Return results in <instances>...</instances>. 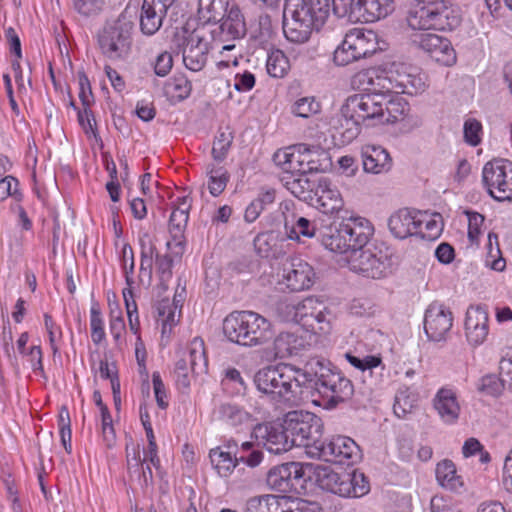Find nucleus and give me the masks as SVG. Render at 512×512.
I'll return each instance as SVG.
<instances>
[{
  "label": "nucleus",
  "instance_id": "obj_1",
  "mask_svg": "<svg viewBox=\"0 0 512 512\" xmlns=\"http://www.w3.org/2000/svg\"><path fill=\"white\" fill-rule=\"evenodd\" d=\"M253 382L257 390L272 401L290 406L302 400L303 388H314L325 399V408L333 409L351 398L352 382L321 359H310L303 368L290 364L270 365L258 370Z\"/></svg>",
  "mask_w": 512,
  "mask_h": 512
},
{
  "label": "nucleus",
  "instance_id": "obj_2",
  "mask_svg": "<svg viewBox=\"0 0 512 512\" xmlns=\"http://www.w3.org/2000/svg\"><path fill=\"white\" fill-rule=\"evenodd\" d=\"M329 9L330 0H285L283 32L286 39L298 44L307 42L313 30L323 26Z\"/></svg>",
  "mask_w": 512,
  "mask_h": 512
},
{
  "label": "nucleus",
  "instance_id": "obj_3",
  "mask_svg": "<svg viewBox=\"0 0 512 512\" xmlns=\"http://www.w3.org/2000/svg\"><path fill=\"white\" fill-rule=\"evenodd\" d=\"M390 92H374L349 96L342 105L340 114L334 124L335 128H344L349 138L359 133L361 123L370 125V121L383 123L386 94Z\"/></svg>",
  "mask_w": 512,
  "mask_h": 512
},
{
  "label": "nucleus",
  "instance_id": "obj_4",
  "mask_svg": "<svg viewBox=\"0 0 512 512\" xmlns=\"http://www.w3.org/2000/svg\"><path fill=\"white\" fill-rule=\"evenodd\" d=\"M413 30L452 31L462 21L460 10L446 0H428L412 7L406 17Z\"/></svg>",
  "mask_w": 512,
  "mask_h": 512
},
{
  "label": "nucleus",
  "instance_id": "obj_5",
  "mask_svg": "<svg viewBox=\"0 0 512 512\" xmlns=\"http://www.w3.org/2000/svg\"><path fill=\"white\" fill-rule=\"evenodd\" d=\"M223 332L229 341L248 347L261 345L273 335L270 321L253 311L228 315L223 322Z\"/></svg>",
  "mask_w": 512,
  "mask_h": 512
},
{
  "label": "nucleus",
  "instance_id": "obj_6",
  "mask_svg": "<svg viewBox=\"0 0 512 512\" xmlns=\"http://www.w3.org/2000/svg\"><path fill=\"white\" fill-rule=\"evenodd\" d=\"M134 14L125 9L116 19L108 21L98 33L101 52L111 60L125 59L131 50Z\"/></svg>",
  "mask_w": 512,
  "mask_h": 512
},
{
  "label": "nucleus",
  "instance_id": "obj_7",
  "mask_svg": "<svg viewBox=\"0 0 512 512\" xmlns=\"http://www.w3.org/2000/svg\"><path fill=\"white\" fill-rule=\"evenodd\" d=\"M173 43L182 52L186 68L193 72L201 71L207 62L209 51L218 48L209 37L208 27L205 26H198L192 31L187 28L178 30Z\"/></svg>",
  "mask_w": 512,
  "mask_h": 512
},
{
  "label": "nucleus",
  "instance_id": "obj_8",
  "mask_svg": "<svg viewBox=\"0 0 512 512\" xmlns=\"http://www.w3.org/2000/svg\"><path fill=\"white\" fill-rule=\"evenodd\" d=\"M283 422L292 447L319 446L323 425L321 419L314 413L303 410L290 411L285 415Z\"/></svg>",
  "mask_w": 512,
  "mask_h": 512
},
{
  "label": "nucleus",
  "instance_id": "obj_9",
  "mask_svg": "<svg viewBox=\"0 0 512 512\" xmlns=\"http://www.w3.org/2000/svg\"><path fill=\"white\" fill-rule=\"evenodd\" d=\"M377 50V34L374 31L354 28L346 33L335 49L333 60L337 66H346L371 56Z\"/></svg>",
  "mask_w": 512,
  "mask_h": 512
},
{
  "label": "nucleus",
  "instance_id": "obj_10",
  "mask_svg": "<svg viewBox=\"0 0 512 512\" xmlns=\"http://www.w3.org/2000/svg\"><path fill=\"white\" fill-rule=\"evenodd\" d=\"M209 37L217 47L221 46V53L235 49V44L230 43L243 38L246 34L244 17L236 5H231L220 16L218 22L208 25Z\"/></svg>",
  "mask_w": 512,
  "mask_h": 512
},
{
  "label": "nucleus",
  "instance_id": "obj_11",
  "mask_svg": "<svg viewBox=\"0 0 512 512\" xmlns=\"http://www.w3.org/2000/svg\"><path fill=\"white\" fill-rule=\"evenodd\" d=\"M350 269L364 277L381 279L391 273L392 259L387 250L375 245L356 250L348 257Z\"/></svg>",
  "mask_w": 512,
  "mask_h": 512
},
{
  "label": "nucleus",
  "instance_id": "obj_12",
  "mask_svg": "<svg viewBox=\"0 0 512 512\" xmlns=\"http://www.w3.org/2000/svg\"><path fill=\"white\" fill-rule=\"evenodd\" d=\"M482 183L496 201L512 202V162L502 158L487 162L482 169Z\"/></svg>",
  "mask_w": 512,
  "mask_h": 512
},
{
  "label": "nucleus",
  "instance_id": "obj_13",
  "mask_svg": "<svg viewBox=\"0 0 512 512\" xmlns=\"http://www.w3.org/2000/svg\"><path fill=\"white\" fill-rule=\"evenodd\" d=\"M317 502L286 496L261 495L247 500L244 512H320Z\"/></svg>",
  "mask_w": 512,
  "mask_h": 512
},
{
  "label": "nucleus",
  "instance_id": "obj_14",
  "mask_svg": "<svg viewBox=\"0 0 512 512\" xmlns=\"http://www.w3.org/2000/svg\"><path fill=\"white\" fill-rule=\"evenodd\" d=\"M206 367L207 359L204 342L196 337L191 341L187 349L182 352L181 357L175 364L174 373L178 388L188 390L192 376L204 372Z\"/></svg>",
  "mask_w": 512,
  "mask_h": 512
},
{
  "label": "nucleus",
  "instance_id": "obj_15",
  "mask_svg": "<svg viewBox=\"0 0 512 512\" xmlns=\"http://www.w3.org/2000/svg\"><path fill=\"white\" fill-rule=\"evenodd\" d=\"M318 456L326 462L352 465L362 458L358 444L350 437L335 436L328 441L320 442L316 446Z\"/></svg>",
  "mask_w": 512,
  "mask_h": 512
},
{
  "label": "nucleus",
  "instance_id": "obj_16",
  "mask_svg": "<svg viewBox=\"0 0 512 512\" xmlns=\"http://www.w3.org/2000/svg\"><path fill=\"white\" fill-rule=\"evenodd\" d=\"M387 79L391 82V93L416 95L427 88L425 74L404 64L393 65V69L387 71Z\"/></svg>",
  "mask_w": 512,
  "mask_h": 512
},
{
  "label": "nucleus",
  "instance_id": "obj_17",
  "mask_svg": "<svg viewBox=\"0 0 512 512\" xmlns=\"http://www.w3.org/2000/svg\"><path fill=\"white\" fill-rule=\"evenodd\" d=\"M452 324V312L445 305L433 302L428 306L424 317V331L428 339L435 342L446 340Z\"/></svg>",
  "mask_w": 512,
  "mask_h": 512
},
{
  "label": "nucleus",
  "instance_id": "obj_18",
  "mask_svg": "<svg viewBox=\"0 0 512 512\" xmlns=\"http://www.w3.org/2000/svg\"><path fill=\"white\" fill-rule=\"evenodd\" d=\"M414 42L435 62L444 66H452L456 63V52L449 39L436 34L426 33L419 35Z\"/></svg>",
  "mask_w": 512,
  "mask_h": 512
},
{
  "label": "nucleus",
  "instance_id": "obj_19",
  "mask_svg": "<svg viewBox=\"0 0 512 512\" xmlns=\"http://www.w3.org/2000/svg\"><path fill=\"white\" fill-rule=\"evenodd\" d=\"M309 203L323 214L339 213L344 205L339 190L326 177L317 180V185Z\"/></svg>",
  "mask_w": 512,
  "mask_h": 512
},
{
  "label": "nucleus",
  "instance_id": "obj_20",
  "mask_svg": "<svg viewBox=\"0 0 512 512\" xmlns=\"http://www.w3.org/2000/svg\"><path fill=\"white\" fill-rule=\"evenodd\" d=\"M191 202L187 196L179 199L178 205L173 209L169 218V232L172 241L167 242V247L175 257L180 258L184 252V243L181 240L189 219Z\"/></svg>",
  "mask_w": 512,
  "mask_h": 512
},
{
  "label": "nucleus",
  "instance_id": "obj_21",
  "mask_svg": "<svg viewBox=\"0 0 512 512\" xmlns=\"http://www.w3.org/2000/svg\"><path fill=\"white\" fill-rule=\"evenodd\" d=\"M342 231L350 244V254L356 250L365 249L374 233V228L369 220L364 217L351 215L342 216Z\"/></svg>",
  "mask_w": 512,
  "mask_h": 512
},
{
  "label": "nucleus",
  "instance_id": "obj_22",
  "mask_svg": "<svg viewBox=\"0 0 512 512\" xmlns=\"http://www.w3.org/2000/svg\"><path fill=\"white\" fill-rule=\"evenodd\" d=\"M303 477L300 463L289 462L271 468L267 474V485L275 491L288 493L296 490L299 480Z\"/></svg>",
  "mask_w": 512,
  "mask_h": 512
},
{
  "label": "nucleus",
  "instance_id": "obj_23",
  "mask_svg": "<svg viewBox=\"0 0 512 512\" xmlns=\"http://www.w3.org/2000/svg\"><path fill=\"white\" fill-rule=\"evenodd\" d=\"M254 434L270 453L281 454L292 448L286 429H284V422L259 424L255 427Z\"/></svg>",
  "mask_w": 512,
  "mask_h": 512
},
{
  "label": "nucleus",
  "instance_id": "obj_24",
  "mask_svg": "<svg viewBox=\"0 0 512 512\" xmlns=\"http://www.w3.org/2000/svg\"><path fill=\"white\" fill-rule=\"evenodd\" d=\"M388 226L391 233L399 239H405L421 231V212L407 208L394 212Z\"/></svg>",
  "mask_w": 512,
  "mask_h": 512
},
{
  "label": "nucleus",
  "instance_id": "obj_25",
  "mask_svg": "<svg viewBox=\"0 0 512 512\" xmlns=\"http://www.w3.org/2000/svg\"><path fill=\"white\" fill-rule=\"evenodd\" d=\"M488 313L482 306H471L466 312L465 333L473 346L481 345L488 336Z\"/></svg>",
  "mask_w": 512,
  "mask_h": 512
},
{
  "label": "nucleus",
  "instance_id": "obj_26",
  "mask_svg": "<svg viewBox=\"0 0 512 512\" xmlns=\"http://www.w3.org/2000/svg\"><path fill=\"white\" fill-rule=\"evenodd\" d=\"M351 86L356 90L374 92H391V82L387 79V71L375 68L361 70L351 78Z\"/></svg>",
  "mask_w": 512,
  "mask_h": 512
},
{
  "label": "nucleus",
  "instance_id": "obj_27",
  "mask_svg": "<svg viewBox=\"0 0 512 512\" xmlns=\"http://www.w3.org/2000/svg\"><path fill=\"white\" fill-rule=\"evenodd\" d=\"M363 170L370 174L387 173L393 166L389 152L382 146L367 144L361 149Z\"/></svg>",
  "mask_w": 512,
  "mask_h": 512
},
{
  "label": "nucleus",
  "instance_id": "obj_28",
  "mask_svg": "<svg viewBox=\"0 0 512 512\" xmlns=\"http://www.w3.org/2000/svg\"><path fill=\"white\" fill-rule=\"evenodd\" d=\"M309 345L310 342L302 329H297L294 332L280 333L274 340L273 349L277 358L285 359L297 355Z\"/></svg>",
  "mask_w": 512,
  "mask_h": 512
},
{
  "label": "nucleus",
  "instance_id": "obj_29",
  "mask_svg": "<svg viewBox=\"0 0 512 512\" xmlns=\"http://www.w3.org/2000/svg\"><path fill=\"white\" fill-rule=\"evenodd\" d=\"M433 407L444 423L451 425L457 422L461 408L454 390L439 389L433 398Z\"/></svg>",
  "mask_w": 512,
  "mask_h": 512
},
{
  "label": "nucleus",
  "instance_id": "obj_30",
  "mask_svg": "<svg viewBox=\"0 0 512 512\" xmlns=\"http://www.w3.org/2000/svg\"><path fill=\"white\" fill-rule=\"evenodd\" d=\"M314 270L311 265L301 259H294L290 267L285 269L284 279L292 291L308 289L313 284Z\"/></svg>",
  "mask_w": 512,
  "mask_h": 512
},
{
  "label": "nucleus",
  "instance_id": "obj_31",
  "mask_svg": "<svg viewBox=\"0 0 512 512\" xmlns=\"http://www.w3.org/2000/svg\"><path fill=\"white\" fill-rule=\"evenodd\" d=\"M386 108H384V122L395 123L405 122L407 130L419 127L421 120L417 116L409 115V104L402 98L388 99L386 94Z\"/></svg>",
  "mask_w": 512,
  "mask_h": 512
},
{
  "label": "nucleus",
  "instance_id": "obj_32",
  "mask_svg": "<svg viewBox=\"0 0 512 512\" xmlns=\"http://www.w3.org/2000/svg\"><path fill=\"white\" fill-rule=\"evenodd\" d=\"M280 181L283 186L298 199L309 202L317 185L301 172L282 173Z\"/></svg>",
  "mask_w": 512,
  "mask_h": 512
},
{
  "label": "nucleus",
  "instance_id": "obj_33",
  "mask_svg": "<svg viewBox=\"0 0 512 512\" xmlns=\"http://www.w3.org/2000/svg\"><path fill=\"white\" fill-rule=\"evenodd\" d=\"M345 357L353 367L362 371L364 374V381L369 377V384L371 386L377 387L381 384L380 378H374V374L382 376L383 371L385 370V367L382 364V359L379 356L367 355L360 358L352 355L351 353H346Z\"/></svg>",
  "mask_w": 512,
  "mask_h": 512
},
{
  "label": "nucleus",
  "instance_id": "obj_34",
  "mask_svg": "<svg viewBox=\"0 0 512 512\" xmlns=\"http://www.w3.org/2000/svg\"><path fill=\"white\" fill-rule=\"evenodd\" d=\"M167 12V10H163L161 6L150 2V0H144L140 14L142 33L148 36L154 35L161 28Z\"/></svg>",
  "mask_w": 512,
  "mask_h": 512
},
{
  "label": "nucleus",
  "instance_id": "obj_35",
  "mask_svg": "<svg viewBox=\"0 0 512 512\" xmlns=\"http://www.w3.org/2000/svg\"><path fill=\"white\" fill-rule=\"evenodd\" d=\"M395 0H358L361 22L371 23L387 17L394 11Z\"/></svg>",
  "mask_w": 512,
  "mask_h": 512
},
{
  "label": "nucleus",
  "instance_id": "obj_36",
  "mask_svg": "<svg viewBox=\"0 0 512 512\" xmlns=\"http://www.w3.org/2000/svg\"><path fill=\"white\" fill-rule=\"evenodd\" d=\"M321 244L328 250L336 253L350 252L349 243L343 235L342 222L338 226H326L319 230Z\"/></svg>",
  "mask_w": 512,
  "mask_h": 512
},
{
  "label": "nucleus",
  "instance_id": "obj_37",
  "mask_svg": "<svg viewBox=\"0 0 512 512\" xmlns=\"http://www.w3.org/2000/svg\"><path fill=\"white\" fill-rule=\"evenodd\" d=\"M284 230L287 237L294 241H300L301 237L313 238L317 233L316 226L312 221L296 215H293L291 221L285 218Z\"/></svg>",
  "mask_w": 512,
  "mask_h": 512
},
{
  "label": "nucleus",
  "instance_id": "obj_38",
  "mask_svg": "<svg viewBox=\"0 0 512 512\" xmlns=\"http://www.w3.org/2000/svg\"><path fill=\"white\" fill-rule=\"evenodd\" d=\"M139 244L141 248L140 277L142 278L146 276L148 284H150L153 274V263L154 255L156 254V247L148 233H143L139 237Z\"/></svg>",
  "mask_w": 512,
  "mask_h": 512
},
{
  "label": "nucleus",
  "instance_id": "obj_39",
  "mask_svg": "<svg viewBox=\"0 0 512 512\" xmlns=\"http://www.w3.org/2000/svg\"><path fill=\"white\" fill-rule=\"evenodd\" d=\"M228 7V0H198V18L204 22L203 25L218 22Z\"/></svg>",
  "mask_w": 512,
  "mask_h": 512
},
{
  "label": "nucleus",
  "instance_id": "obj_40",
  "mask_svg": "<svg viewBox=\"0 0 512 512\" xmlns=\"http://www.w3.org/2000/svg\"><path fill=\"white\" fill-rule=\"evenodd\" d=\"M436 479L440 486L448 490H456L462 486L455 465L450 460H443L436 466Z\"/></svg>",
  "mask_w": 512,
  "mask_h": 512
},
{
  "label": "nucleus",
  "instance_id": "obj_41",
  "mask_svg": "<svg viewBox=\"0 0 512 512\" xmlns=\"http://www.w3.org/2000/svg\"><path fill=\"white\" fill-rule=\"evenodd\" d=\"M209 457L213 467L221 477H228L239 461V458H233L230 452H225L220 448L212 449Z\"/></svg>",
  "mask_w": 512,
  "mask_h": 512
},
{
  "label": "nucleus",
  "instance_id": "obj_42",
  "mask_svg": "<svg viewBox=\"0 0 512 512\" xmlns=\"http://www.w3.org/2000/svg\"><path fill=\"white\" fill-rule=\"evenodd\" d=\"M299 158V145L295 147H288L283 150H278L273 160L277 166L282 169V173L297 172L301 161Z\"/></svg>",
  "mask_w": 512,
  "mask_h": 512
},
{
  "label": "nucleus",
  "instance_id": "obj_43",
  "mask_svg": "<svg viewBox=\"0 0 512 512\" xmlns=\"http://www.w3.org/2000/svg\"><path fill=\"white\" fill-rule=\"evenodd\" d=\"M215 413L218 418L231 426H238L248 420L249 414L241 407L232 403H222Z\"/></svg>",
  "mask_w": 512,
  "mask_h": 512
},
{
  "label": "nucleus",
  "instance_id": "obj_44",
  "mask_svg": "<svg viewBox=\"0 0 512 512\" xmlns=\"http://www.w3.org/2000/svg\"><path fill=\"white\" fill-rule=\"evenodd\" d=\"M206 175L208 176L210 194L213 196L220 195L229 181L227 170L222 166L216 167L213 164H209L206 168Z\"/></svg>",
  "mask_w": 512,
  "mask_h": 512
},
{
  "label": "nucleus",
  "instance_id": "obj_45",
  "mask_svg": "<svg viewBox=\"0 0 512 512\" xmlns=\"http://www.w3.org/2000/svg\"><path fill=\"white\" fill-rule=\"evenodd\" d=\"M319 155L320 153L318 150L312 151L307 145L300 144L298 160L301 161V166H299L297 172L307 175L308 173L323 171L324 168L322 167V164L319 162V159H316V156ZM321 155L326 156L323 152H321Z\"/></svg>",
  "mask_w": 512,
  "mask_h": 512
},
{
  "label": "nucleus",
  "instance_id": "obj_46",
  "mask_svg": "<svg viewBox=\"0 0 512 512\" xmlns=\"http://www.w3.org/2000/svg\"><path fill=\"white\" fill-rule=\"evenodd\" d=\"M333 11L340 18L361 22V7L358 0H332Z\"/></svg>",
  "mask_w": 512,
  "mask_h": 512
},
{
  "label": "nucleus",
  "instance_id": "obj_47",
  "mask_svg": "<svg viewBox=\"0 0 512 512\" xmlns=\"http://www.w3.org/2000/svg\"><path fill=\"white\" fill-rule=\"evenodd\" d=\"M266 68L270 76L281 78L289 69V61L282 51L274 50L268 54Z\"/></svg>",
  "mask_w": 512,
  "mask_h": 512
},
{
  "label": "nucleus",
  "instance_id": "obj_48",
  "mask_svg": "<svg viewBox=\"0 0 512 512\" xmlns=\"http://www.w3.org/2000/svg\"><path fill=\"white\" fill-rule=\"evenodd\" d=\"M316 482L323 490L335 493L338 483L341 480L342 473H336L331 468L318 466L315 469Z\"/></svg>",
  "mask_w": 512,
  "mask_h": 512
},
{
  "label": "nucleus",
  "instance_id": "obj_49",
  "mask_svg": "<svg viewBox=\"0 0 512 512\" xmlns=\"http://www.w3.org/2000/svg\"><path fill=\"white\" fill-rule=\"evenodd\" d=\"M504 388L505 385L502 378H499L495 374H488L481 377L477 384V389L480 393L491 397L500 396Z\"/></svg>",
  "mask_w": 512,
  "mask_h": 512
},
{
  "label": "nucleus",
  "instance_id": "obj_50",
  "mask_svg": "<svg viewBox=\"0 0 512 512\" xmlns=\"http://www.w3.org/2000/svg\"><path fill=\"white\" fill-rule=\"evenodd\" d=\"M154 256L156 274L159 278L160 284L163 287H166L173 275L172 267L174 258L170 254L159 255L156 253Z\"/></svg>",
  "mask_w": 512,
  "mask_h": 512
},
{
  "label": "nucleus",
  "instance_id": "obj_51",
  "mask_svg": "<svg viewBox=\"0 0 512 512\" xmlns=\"http://www.w3.org/2000/svg\"><path fill=\"white\" fill-rule=\"evenodd\" d=\"M122 294L124 298L130 330L134 334H138L140 328V321L138 317L137 304L134 300L133 291L130 288H124Z\"/></svg>",
  "mask_w": 512,
  "mask_h": 512
},
{
  "label": "nucleus",
  "instance_id": "obj_52",
  "mask_svg": "<svg viewBox=\"0 0 512 512\" xmlns=\"http://www.w3.org/2000/svg\"><path fill=\"white\" fill-rule=\"evenodd\" d=\"M320 111V104L314 97H302L297 99L292 107L291 112L298 117L309 118Z\"/></svg>",
  "mask_w": 512,
  "mask_h": 512
},
{
  "label": "nucleus",
  "instance_id": "obj_53",
  "mask_svg": "<svg viewBox=\"0 0 512 512\" xmlns=\"http://www.w3.org/2000/svg\"><path fill=\"white\" fill-rule=\"evenodd\" d=\"M328 311L324 303L321 301L316 309L313 317L307 319V327L311 328L314 333H328L330 331V321L327 318Z\"/></svg>",
  "mask_w": 512,
  "mask_h": 512
},
{
  "label": "nucleus",
  "instance_id": "obj_54",
  "mask_svg": "<svg viewBox=\"0 0 512 512\" xmlns=\"http://www.w3.org/2000/svg\"><path fill=\"white\" fill-rule=\"evenodd\" d=\"M91 338L94 344L98 345L105 339L104 321L97 304L90 309Z\"/></svg>",
  "mask_w": 512,
  "mask_h": 512
},
{
  "label": "nucleus",
  "instance_id": "obj_55",
  "mask_svg": "<svg viewBox=\"0 0 512 512\" xmlns=\"http://www.w3.org/2000/svg\"><path fill=\"white\" fill-rule=\"evenodd\" d=\"M222 384L225 388H232L236 394H244L247 390V384L236 368H228L225 371Z\"/></svg>",
  "mask_w": 512,
  "mask_h": 512
},
{
  "label": "nucleus",
  "instance_id": "obj_56",
  "mask_svg": "<svg viewBox=\"0 0 512 512\" xmlns=\"http://www.w3.org/2000/svg\"><path fill=\"white\" fill-rule=\"evenodd\" d=\"M165 89L168 95L183 100L190 95L191 84L184 77H175L166 84Z\"/></svg>",
  "mask_w": 512,
  "mask_h": 512
},
{
  "label": "nucleus",
  "instance_id": "obj_57",
  "mask_svg": "<svg viewBox=\"0 0 512 512\" xmlns=\"http://www.w3.org/2000/svg\"><path fill=\"white\" fill-rule=\"evenodd\" d=\"M233 137L229 132H221L216 137L212 147V156L215 161L222 162L231 147Z\"/></svg>",
  "mask_w": 512,
  "mask_h": 512
},
{
  "label": "nucleus",
  "instance_id": "obj_58",
  "mask_svg": "<svg viewBox=\"0 0 512 512\" xmlns=\"http://www.w3.org/2000/svg\"><path fill=\"white\" fill-rule=\"evenodd\" d=\"M464 140L471 146L481 143L482 124L475 118H468L463 126Z\"/></svg>",
  "mask_w": 512,
  "mask_h": 512
},
{
  "label": "nucleus",
  "instance_id": "obj_59",
  "mask_svg": "<svg viewBox=\"0 0 512 512\" xmlns=\"http://www.w3.org/2000/svg\"><path fill=\"white\" fill-rule=\"evenodd\" d=\"M321 301L315 297H307L302 301H297L298 323L307 325V319H311Z\"/></svg>",
  "mask_w": 512,
  "mask_h": 512
},
{
  "label": "nucleus",
  "instance_id": "obj_60",
  "mask_svg": "<svg viewBox=\"0 0 512 512\" xmlns=\"http://www.w3.org/2000/svg\"><path fill=\"white\" fill-rule=\"evenodd\" d=\"M493 239L497 243V235L489 233L488 235V254L486 258V265L490 266L495 271H503L505 268V260L500 257V249L498 246L493 247Z\"/></svg>",
  "mask_w": 512,
  "mask_h": 512
},
{
  "label": "nucleus",
  "instance_id": "obj_61",
  "mask_svg": "<svg viewBox=\"0 0 512 512\" xmlns=\"http://www.w3.org/2000/svg\"><path fill=\"white\" fill-rule=\"evenodd\" d=\"M442 231V224L437 219H432L426 213L421 212V234L423 238L435 239Z\"/></svg>",
  "mask_w": 512,
  "mask_h": 512
},
{
  "label": "nucleus",
  "instance_id": "obj_62",
  "mask_svg": "<svg viewBox=\"0 0 512 512\" xmlns=\"http://www.w3.org/2000/svg\"><path fill=\"white\" fill-rule=\"evenodd\" d=\"M276 314L284 322L298 323L297 301H280L276 306Z\"/></svg>",
  "mask_w": 512,
  "mask_h": 512
},
{
  "label": "nucleus",
  "instance_id": "obj_63",
  "mask_svg": "<svg viewBox=\"0 0 512 512\" xmlns=\"http://www.w3.org/2000/svg\"><path fill=\"white\" fill-rule=\"evenodd\" d=\"M468 217V239L471 245L478 244L484 217L477 212H466Z\"/></svg>",
  "mask_w": 512,
  "mask_h": 512
},
{
  "label": "nucleus",
  "instance_id": "obj_64",
  "mask_svg": "<svg viewBox=\"0 0 512 512\" xmlns=\"http://www.w3.org/2000/svg\"><path fill=\"white\" fill-rule=\"evenodd\" d=\"M79 84V98L83 107H90L94 102V97L90 85V81L84 71L77 73Z\"/></svg>",
  "mask_w": 512,
  "mask_h": 512
}]
</instances>
